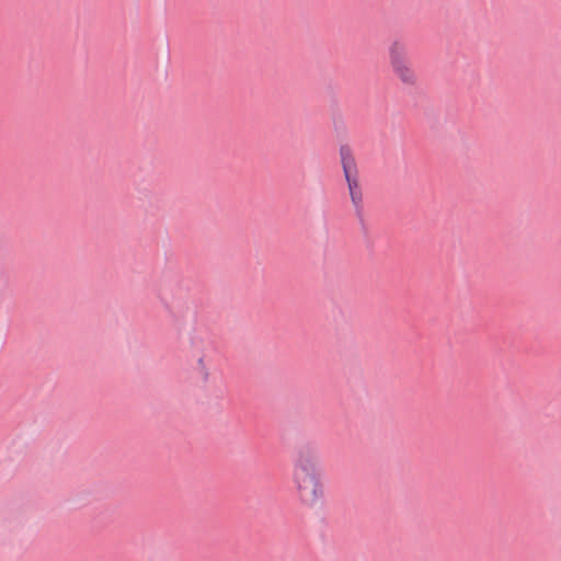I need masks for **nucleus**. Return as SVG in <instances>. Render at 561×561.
<instances>
[{"label": "nucleus", "instance_id": "nucleus-1", "mask_svg": "<svg viewBox=\"0 0 561 561\" xmlns=\"http://www.w3.org/2000/svg\"><path fill=\"white\" fill-rule=\"evenodd\" d=\"M290 481L295 496L302 507L316 508L324 503L323 470L316 447L304 445L295 451Z\"/></svg>", "mask_w": 561, "mask_h": 561}, {"label": "nucleus", "instance_id": "nucleus-2", "mask_svg": "<svg viewBox=\"0 0 561 561\" xmlns=\"http://www.w3.org/2000/svg\"><path fill=\"white\" fill-rule=\"evenodd\" d=\"M388 55L391 71L399 82L408 88L417 87L419 76L409 59L405 44L400 41L392 42Z\"/></svg>", "mask_w": 561, "mask_h": 561}, {"label": "nucleus", "instance_id": "nucleus-3", "mask_svg": "<svg viewBox=\"0 0 561 561\" xmlns=\"http://www.w3.org/2000/svg\"><path fill=\"white\" fill-rule=\"evenodd\" d=\"M340 153L352 204L356 211L360 213L363 207V193L358 180V170L355 159L347 147H342Z\"/></svg>", "mask_w": 561, "mask_h": 561}, {"label": "nucleus", "instance_id": "nucleus-4", "mask_svg": "<svg viewBox=\"0 0 561 561\" xmlns=\"http://www.w3.org/2000/svg\"><path fill=\"white\" fill-rule=\"evenodd\" d=\"M194 373L196 378L202 382H207L210 377V364L207 359L206 355L202 354L196 359V364L194 367Z\"/></svg>", "mask_w": 561, "mask_h": 561}]
</instances>
